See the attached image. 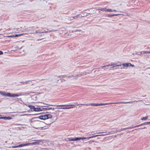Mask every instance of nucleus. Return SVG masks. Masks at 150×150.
I'll use <instances>...</instances> for the list:
<instances>
[{
  "instance_id": "f257e3e1",
  "label": "nucleus",
  "mask_w": 150,
  "mask_h": 150,
  "mask_svg": "<svg viewBox=\"0 0 150 150\" xmlns=\"http://www.w3.org/2000/svg\"><path fill=\"white\" fill-rule=\"evenodd\" d=\"M133 103L132 101L129 102H120L115 103H90L89 104H81L82 105H91V106H98L99 105H109L111 104H121V103Z\"/></svg>"
},
{
  "instance_id": "f03ea898",
  "label": "nucleus",
  "mask_w": 150,
  "mask_h": 150,
  "mask_svg": "<svg viewBox=\"0 0 150 150\" xmlns=\"http://www.w3.org/2000/svg\"><path fill=\"white\" fill-rule=\"evenodd\" d=\"M31 124L33 127L36 129H38L43 128L45 123L41 121H35L32 122Z\"/></svg>"
},
{
  "instance_id": "7ed1b4c3",
  "label": "nucleus",
  "mask_w": 150,
  "mask_h": 150,
  "mask_svg": "<svg viewBox=\"0 0 150 150\" xmlns=\"http://www.w3.org/2000/svg\"><path fill=\"white\" fill-rule=\"evenodd\" d=\"M0 94L7 97H18L20 96V95L18 94H11L9 93H7L5 91H0Z\"/></svg>"
},
{
  "instance_id": "20e7f679",
  "label": "nucleus",
  "mask_w": 150,
  "mask_h": 150,
  "mask_svg": "<svg viewBox=\"0 0 150 150\" xmlns=\"http://www.w3.org/2000/svg\"><path fill=\"white\" fill-rule=\"evenodd\" d=\"M52 106H62L64 107H63L58 108V109H69L71 108H72L74 107H68L70 106H74V105H52Z\"/></svg>"
},
{
  "instance_id": "39448f33",
  "label": "nucleus",
  "mask_w": 150,
  "mask_h": 150,
  "mask_svg": "<svg viewBox=\"0 0 150 150\" xmlns=\"http://www.w3.org/2000/svg\"><path fill=\"white\" fill-rule=\"evenodd\" d=\"M52 117V115L51 114H48L41 116L39 118L40 119L45 120L46 119L51 118Z\"/></svg>"
},
{
  "instance_id": "423d86ee",
  "label": "nucleus",
  "mask_w": 150,
  "mask_h": 150,
  "mask_svg": "<svg viewBox=\"0 0 150 150\" xmlns=\"http://www.w3.org/2000/svg\"><path fill=\"white\" fill-rule=\"evenodd\" d=\"M32 146L31 143H28L23 144H21L17 146H13L12 147L13 148H16L17 147H20L23 146Z\"/></svg>"
},
{
  "instance_id": "0eeeda50",
  "label": "nucleus",
  "mask_w": 150,
  "mask_h": 150,
  "mask_svg": "<svg viewBox=\"0 0 150 150\" xmlns=\"http://www.w3.org/2000/svg\"><path fill=\"white\" fill-rule=\"evenodd\" d=\"M41 142L40 140H35L34 142H31V145L38 144Z\"/></svg>"
},
{
  "instance_id": "6e6552de",
  "label": "nucleus",
  "mask_w": 150,
  "mask_h": 150,
  "mask_svg": "<svg viewBox=\"0 0 150 150\" xmlns=\"http://www.w3.org/2000/svg\"><path fill=\"white\" fill-rule=\"evenodd\" d=\"M122 65L123 66L121 68V69H124L125 67H129V63H125L123 64H122Z\"/></svg>"
},
{
  "instance_id": "1a4fd4ad",
  "label": "nucleus",
  "mask_w": 150,
  "mask_h": 150,
  "mask_svg": "<svg viewBox=\"0 0 150 150\" xmlns=\"http://www.w3.org/2000/svg\"><path fill=\"white\" fill-rule=\"evenodd\" d=\"M97 10H100L103 11H105V12H108V9H107L106 8H99L97 9Z\"/></svg>"
},
{
  "instance_id": "9d476101",
  "label": "nucleus",
  "mask_w": 150,
  "mask_h": 150,
  "mask_svg": "<svg viewBox=\"0 0 150 150\" xmlns=\"http://www.w3.org/2000/svg\"><path fill=\"white\" fill-rule=\"evenodd\" d=\"M104 136V134L97 135H96L93 136L91 137H90L88 138H93L94 137H97V136Z\"/></svg>"
},
{
  "instance_id": "9b49d317",
  "label": "nucleus",
  "mask_w": 150,
  "mask_h": 150,
  "mask_svg": "<svg viewBox=\"0 0 150 150\" xmlns=\"http://www.w3.org/2000/svg\"><path fill=\"white\" fill-rule=\"evenodd\" d=\"M119 15V14H112V15L108 14L107 15V16L108 17H109L116 16H117Z\"/></svg>"
},
{
  "instance_id": "f8f14e48",
  "label": "nucleus",
  "mask_w": 150,
  "mask_h": 150,
  "mask_svg": "<svg viewBox=\"0 0 150 150\" xmlns=\"http://www.w3.org/2000/svg\"><path fill=\"white\" fill-rule=\"evenodd\" d=\"M113 65V64H112V63H111L110 64H109L108 65H104V66H102L101 67L103 68L104 67H109L110 66H112Z\"/></svg>"
},
{
  "instance_id": "ddd939ff",
  "label": "nucleus",
  "mask_w": 150,
  "mask_h": 150,
  "mask_svg": "<svg viewBox=\"0 0 150 150\" xmlns=\"http://www.w3.org/2000/svg\"><path fill=\"white\" fill-rule=\"evenodd\" d=\"M28 106L30 108V109H33V110L35 108L34 106L33 105H29Z\"/></svg>"
},
{
  "instance_id": "4468645a",
  "label": "nucleus",
  "mask_w": 150,
  "mask_h": 150,
  "mask_svg": "<svg viewBox=\"0 0 150 150\" xmlns=\"http://www.w3.org/2000/svg\"><path fill=\"white\" fill-rule=\"evenodd\" d=\"M142 54H150V51H143L142 52Z\"/></svg>"
},
{
  "instance_id": "2eb2a0df",
  "label": "nucleus",
  "mask_w": 150,
  "mask_h": 150,
  "mask_svg": "<svg viewBox=\"0 0 150 150\" xmlns=\"http://www.w3.org/2000/svg\"><path fill=\"white\" fill-rule=\"evenodd\" d=\"M45 32V30H40V32L37 31L36 33H43Z\"/></svg>"
},
{
  "instance_id": "dca6fc26",
  "label": "nucleus",
  "mask_w": 150,
  "mask_h": 150,
  "mask_svg": "<svg viewBox=\"0 0 150 150\" xmlns=\"http://www.w3.org/2000/svg\"><path fill=\"white\" fill-rule=\"evenodd\" d=\"M32 99L35 100L36 99V96L35 95H33L31 97Z\"/></svg>"
},
{
  "instance_id": "f3484780",
  "label": "nucleus",
  "mask_w": 150,
  "mask_h": 150,
  "mask_svg": "<svg viewBox=\"0 0 150 150\" xmlns=\"http://www.w3.org/2000/svg\"><path fill=\"white\" fill-rule=\"evenodd\" d=\"M80 138H81V137H79V138L76 137V138H74V141H77V140H81Z\"/></svg>"
},
{
  "instance_id": "a211bd4d",
  "label": "nucleus",
  "mask_w": 150,
  "mask_h": 150,
  "mask_svg": "<svg viewBox=\"0 0 150 150\" xmlns=\"http://www.w3.org/2000/svg\"><path fill=\"white\" fill-rule=\"evenodd\" d=\"M47 110H50L53 109L54 110V108L53 107H50V108H46Z\"/></svg>"
},
{
  "instance_id": "6ab92c4d",
  "label": "nucleus",
  "mask_w": 150,
  "mask_h": 150,
  "mask_svg": "<svg viewBox=\"0 0 150 150\" xmlns=\"http://www.w3.org/2000/svg\"><path fill=\"white\" fill-rule=\"evenodd\" d=\"M68 140L70 141H74V139L72 138H69L68 139Z\"/></svg>"
},
{
  "instance_id": "aec40b11",
  "label": "nucleus",
  "mask_w": 150,
  "mask_h": 150,
  "mask_svg": "<svg viewBox=\"0 0 150 150\" xmlns=\"http://www.w3.org/2000/svg\"><path fill=\"white\" fill-rule=\"evenodd\" d=\"M89 138V137H81V138H80V139H90V138Z\"/></svg>"
},
{
  "instance_id": "412c9836",
  "label": "nucleus",
  "mask_w": 150,
  "mask_h": 150,
  "mask_svg": "<svg viewBox=\"0 0 150 150\" xmlns=\"http://www.w3.org/2000/svg\"><path fill=\"white\" fill-rule=\"evenodd\" d=\"M11 119V117H6L5 120H10Z\"/></svg>"
},
{
  "instance_id": "4be33fe9",
  "label": "nucleus",
  "mask_w": 150,
  "mask_h": 150,
  "mask_svg": "<svg viewBox=\"0 0 150 150\" xmlns=\"http://www.w3.org/2000/svg\"><path fill=\"white\" fill-rule=\"evenodd\" d=\"M147 119V117H143V118H142V120H146Z\"/></svg>"
},
{
  "instance_id": "5701e85b",
  "label": "nucleus",
  "mask_w": 150,
  "mask_h": 150,
  "mask_svg": "<svg viewBox=\"0 0 150 150\" xmlns=\"http://www.w3.org/2000/svg\"><path fill=\"white\" fill-rule=\"evenodd\" d=\"M19 35H19L16 34V35L15 36H14V35H11V36H10V37H18V36H19Z\"/></svg>"
},
{
  "instance_id": "b1692460",
  "label": "nucleus",
  "mask_w": 150,
  "mask_h": 150,
  "mask_svg": "<svg viewBox=\"0 0 150 150\" xmlns=\"http://www.w3.org/2000/svg\"><path fill=\"white\" fill-rule=\"evenodd\" d=\"M122 64H118V65H116V66H115L113 67H112V68H113V67H121L122 66Z\"/></svg>"
},
{
  "instance_id": "393cba45",
  "label": "nucleus",
  "mask_w": 150,
  "mask_h": 150,
  "mask_svg": "<svg viewBox=\"0 0 150 150\" xmlns=\"http://www.w3.org/2000/svg\"><path fill=\"white\" fill-rule=\"evenodd\" d=\"M33 110L35 111H39V109L37 108H34Z\"/></svg>"
},
{
  "instance_id": "a878e982",
  "label": "nucleus",
  "mask_w": 150,
  "mask_h": 150,
  "mask_svg": "<svg viewBox=\"0 0 150 150\" xmlns=\"http://www.w3.org/2000/svg\"><path fill=\"white\" fill-rule=\"evenodd\" d=\"M150 124V122H146L144 123H143V124H141V125H138V126H140V125H143L144 124Z\"/></svg>"
},
{
  "instance_id": "bb28decb",
  "label": "nucleus",
  "mask_w": 150,
  "mask_h": 150,
  "mask_svg": "<svg viewBox=\"0 0 150 150\" xmlns=\"http://www.w3.org/2000/svg\"><path fill=\"white\" fill-rule=\"evenodd\" d=\"M108 12H112V9H108Z\"/></svg>"
},
{
  "instance_id": "cd10ccee",
  "label": "nucleus",
  "mask_w": 150,
  "mask_h": 150,
  "mask_svg": "<svg viewBox=\"0 0 150 150\" xmlns=\"http://www.w3.org/2000/svg\"><path fill=\"white\" fill-rule=\"evenodd\" d=\"M5 119H6V117H0V119H4V120H5Z\"/></svg>"
},
{
  "instance_id": "c85d7f7f",
  "label": "nucleus",
  "mask_w": 150,
  "mask_h": 150,
  "mask_svg": "<svg viewBox=\"0 0 150 150\" xmlns=\"http://www.w3.org/2000/svg\"><path fill=\"white\" fill-rule=\"evenodd\" d=\"M137 54L138 55H140V54H142V52H137Z\"/></svg>"
},
{
  "instance_id": "c756f323",
  "label": "nucleus",
  "mask_w": 150,
  "mask_h": 150,
  "mask_svg": "<svg viewBox=\"0 0 150 150\" xmlns=\"http://www.w3.org/2000/svg\"><path fill=\"white\" fill-rule=\"evenodd\" d=\"M37 31H38V32H40V30H35V32H34V33H36V32Z\"/></svg>"
},
{
  "instance_id": "7c9ffc66",
  "label": "nucleus",
  "mask_w": 150,
  "mask_h": 150,
  "mask_svg": "<svg viewBox=\"0 0 150 150\" xmlns=\"http://www.w3.org/2000/svg\"><path fill=\"white\" fill-rule=\"evenodd\" d=\"M129 66H132L134 67V65L130 63H129Z\"/></svg>"
},
{
  "instance_id": "2f4dec72",
  "label": "nucleus",
  "mask_w": 150,
  "mask_h": 150,
  "mask_svg": "<svg viewBox=\"0 0 150 150\" xmlns=\"http://www.w3.org/2000/svg\"><path fill=\"white\" fill-rule=\"evenodd\" d=\"M74 18V17H71L70 18V20H72V19H73Z\"/></svg>"
},
{
  "instance_id": "473e14b6",
  "label": "nucleus",
  "mask_w": 150,
  "mask_h": 150,
  "mask_svg": "<svg viewBox=\"0 0 150 150\" xmlns=\"http://www.w3.org/2000/svg\"><path fill=\"white\" fill-rule=\"evenodd\" d=\"M3 54V52L1 51H0V55L2 54Z\"/></svg>"
},
{
  "instance_id": "72a5a7b5",
  "label": "nucleus",
  "mask_w": 150,
  "mask_h": 150,
  "mask_svg": "<svg viewBox=\"0 0 150 150\" xmlns=\"http://www.w3.org/2000/svg\"><path fill=\"white\" fill-rule=\"evenodd\" d=\"M86 73L85 72H83L82 74V75H86Z\"/></svg>"
},
{
  "instance_id": "f704fd0d",
  "label": "nucleus",
  "mask_w": 150,
  "mask_h": 150,
  "mask_svg": "<svg viewBox=\"0 0 150 150\" xmlns=\"http://www.w3.org/2000/svg\"><path fill=\"white\" fill-rule=\"evenodd\" d=\"M112 12L117 11H116V10H112Z\"/></svg>"
},
{
  "instance_id": "c9c22d12",
  "label": "nucleus",
  "mask_w": 150,
  "mask_h": 150,
  "mask_svg": "<svg viewBox=\"0 0 150 150\" xmlns=\"http://www.w3.org/2000/svg\"><path fill=\"white\" fill-rule=\"evenodd\" d=\"M28 82V81L25 82H24V84L27 83Z\"/></svg>"
},
{
  "instance_id": "e433bc0d",
  "label": "nucleus",
  "mask_w": 150,
  "mask_h": 150,
  "mask_svg": "<svg viewBox=\"0 0 150 150\" xmlns=\"http://www.w3.org/2000/svg\"><path fill=\"white\" fill-rule=\"evenodd\" d=\"M145 127H144L142 128V129H144Z\"/></svg>"
},
{
  "instance_id": "4c0bfd02",
  "label": "nucleus",
  "mask_w": 150,
  "mask_h": 150,
  "mask_svg": "<svg viewBox=\"0 0 150 150\" xmlns=\"http://www.w3.org/2000/svg\"><path fill=\"white\" fill-rule=\"evenodd\" d=\"M47 31H46L45 30V33H47Z\"/></svg>"
},
{
  "instance_id": "58836bf2",
  "label": "nucleus",
  "mask_w": 150,
  "mask_h": 150,
  "mask_svg": "<svg viewBox=\"0 0 150 150\" xmlns=\"http://www.w3.org/2000/svg\"><path fill=\"white\" fill-rule=\"evenodd\" d=\"M91 142V141H89L88 142H89V143H90Z\"/></svg>"
},
{
  "instance_id": "ea45409f",
  "label": "nucleus",
  "mask_w": 150,
  "mask_h": 150,
  "mask_svg": "<svg viewBox=\"0 0 150 150\" xmlns=\"http://www.w3.org/2000/svg\"><path fill=\"white\" fill-rule=\"evenodd\" d=\"M102 132H101V133ZM100 133L99 132H98V133Z\"/></svg>"
}]
</instances>
